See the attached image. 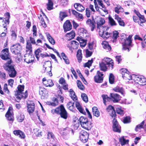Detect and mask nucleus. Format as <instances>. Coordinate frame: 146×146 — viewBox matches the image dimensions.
Returning <instances> with one entry per match:
<instances>
[{
  "label": "nucleus",
  "mask_w": 146,
  "mask_h": 146,
  "mask_svg": "<svg viewBox=\"0 0 146 146\" xmlns=\"http://www.w3.org/2000/svg\"><path fill=\"white\" fill-rule=\"evenodd\" d=\"M54 137L53 133L51 132H48L47 134V138L48 139L50 138L53 139Z\"/></svg>",
  "instance_id": "64"
},
{
  "label": "nucleus",
  "mask_w": 146,
  "mask_h": 146,
  "mask_svg": "<svg viewBox=\"0 0 146 146\" xmlns=\"http://www.w3.org/2000/svg\"><path fill=\"white\" fill-rule=\"evenodd\" d=\"M12 112V108L10 107L5 115V116L8 120L13 122L14 120V117Z\"/></svg>",
  "instance_id": "19"
},
{
  "label": "nucleus",
  "mask_w": 146,
  "mask_h": 146,
  "mask_svg": "<svg viewBox=\"0 0 146 146\" xmlns=\"http://www.w3.org/2000/svg\"><path fill=\"white\" fill-rule=\"evenodd\" d=\"M109 28L106 26L103 27L99 31V33L100 36L104 39H107L110 36L111 34L106 32Z\"/></svg>",
  "instance_id": "6"
},
{
  "label": "nucleus",
  "mask_w": 146,
  "mask_h": 146,
  "mask_svg": "<svg viewBox=\"0 0 146 146\" xmlns=\"http://www.w3.org/2000/svg\"><path fill=\"white\" fill-rule=\"evenodd\" d=\"M110 95L111 98L114 102H118L121 98L120 95L116 93H111Z\"/></svg>",
  "instance_id": "18"
},
{
  "label": "nucleus",
  "mask_w": 146,
  "mask_h": 146,
  "mask_svg": "<svg viewBox=\"0 0 146 146\" xmlns=\"http://www.w3.org/2000/svg\"><path fill=\"white\" fill-rule=\"evenodd\" d=\"M72 14L77 18L80 19H83V16L82 14H80L74 10H72Z\"/></svg>",
  "instance_id": "38"
},
{
  "label": "nucleus",
  "mask_w": 146,
  "mask_h": 146,
  "mask_svg": "<svg viewBox=\"0 0 146 146\" xmlns=\"http://www.w3.org/2000/svg\"><path fill=\"white\" fill-rule=\"evenodd\" d=\"M118 32L117 31H115L113 32V38L114 39L113 42H114V40L117 39V38L119 36Z\"/></svg>",
  "instance_id": "59"
},
{
  "label": "nucleus",
  "mask_w": 146,
  "mask_h": 146,
  "mask_svg": "<svg viewBox=\"0 0 146 146\" xmlns=\"http://www.w3.org/2000/svg\"><path fill=\"white\" fill-rule=\"evenodd\" d=\"M129 72H127V73H125V75L123 76V79L126 80H134V78L133 77H135V76H136L135 75H133L132 76L130 75L129 74Z\"/></svg>",
  "instance_id": "32"
},
{
  "label": "nucleus",
  "mask_w": 146,
  "mask_h": 146,
  "mask_svg": "<svg viewBox=\"0 0 146 146\" xmlns=\"http://www.w3.org/2000/svg\"><path fill=\"white\" fill-rule=\"evenodd\" d=\"M79 120L81 126L85 129L89 130L92 127V123L85 117H80Z\"/></svg>",
  "instance_id": "3"
},
{
  "label": "nucleus",
  "mask_w": 146,
  "mask_h": 146,
  "mask_svg": "<svg viewBox=\"0 0 146 146\" xmlns=\"http://www.w3.org/2000/svg\"><path fill=\"white\" fill-rule=\"evenodd\" d=\"M108 19L110 24L111 26H115L117 25V24L115 21L111 17H109Z\"/></svg>",
  "instance_id": "51"
},
{
  "label": "nucleus",
  "mask_w": 146,
  "mask_h": 146,
  "mask_svg": "<svg viewBox=\"0 0 146 146\" xmlns=\"http://www.w3.org/2000/svg\"><path fill=\"white\" fill-rule=\"evenodd\" d=\"M113 90L116 92H118L124 96L125 94V92L124 89L122 87L117 86L113 88Z\"/></svg>",
  "instance_id": "24"
},
{
  "label": "nucleus",
  "mask_w": 146,
  "mask_h": 146,
  "mask_svg": "<svg viewBox=\"0 0 146 146\" xmlns=\"http://www.w3.org/2000/svg\"><path fill=\"white\" fill-rule=\"evenodd\" d=\"M63 99L64 98L62 96L58 95L57 98H54L53 99V102H47V104L49 105L55 106L58 105V100L63 102Z\"/></svg>",
  "instance_id": "10"
},
{
  "label": "nucleus",
  "mask_w": 146,
  "mask_h": 146,
  "mask_svg": "<svg viewBox=\"0 0 146 146\" xmlns=\"http://www.w3.org/2000/svg\"><path fill=\"white\" fill-rule=\"evenodd\" d=\"M89 134L86 131L82 130L79 133V137L81 141L84 143L88 141Z\"/></svg>",
  "instance_id": "9"
},
{
  "label": "nucleus",
  "mask_w": 146,
  "mask_h": 146,
  "mask_svg": "<svg viewBox=\"0 0 146 146\" xmlns=\"http://www.w3.org/2000/svg\"><path fill=\"white\" fill-rule=\"evenodd\" d=\"M81 97L82 100L86 103L88 102V97L87 95L85 93H83L81 94Z\"/></svg>",
  "instance_id": "52"
},
{
  "label": "nucleus",
  "mask_w": 146,
  "mask_h": 146,
  "mask_svg": "<svg viewBox=\"0 0 146 146\" xmlns=\"http://www.w3.org/2000/svg\"><path fill=\"white\" fill-rule=\"evenodd\" d=\"M119 142L122 145H124L125 144L128 143L129 140H126L123 136L119 138Z\"/></svg>",
  "instance_id": "36"
},
{
  "label": "nucleus",
  "mask_w": 146,
  "mask_h": 146,
  "mask_svg": "<svg viewBox=\"0 0 146 146\" xmlns=\"http://www.w3.org/2000/svg\"><path fill=\"white\" fill-rule=\"evenodd\" d=\"M76 106L77 109L80 112L83 114H85L86 112L82 108L80 103L78 102H76Z\"/></svg>",
  "instance_id": "28"
},
{
  "label": "nucleus",
  "mask_w": 146,
  "mask_h": 146,
  "mask_svg": "<svg viewBox=\"0 0 146 146\" xmlns=\"http://www.w3.org/2000/svg\"><path fill=\"white\" fill-rule=\"evenodd\" d=\"M17 88L18 92H22L24 90V85H19L18 86Z\"/></svg>",
  "instance_id": "62"
},
{
  "label": "nucleus",
  "mask_w": 146,
  "mask_h": 146,
  "mask_svg": "<svg viewBox=\"0 0 146 146\" xmlns=\"http://www.w3.org/2000/svg\"><path fill=\"white\" fill-rule=\"evenodd\" d=\"M133 77L135 84H138L143 86L146 84V79L143 76H134Z\"/></svg>",
  "instance_id": "5"
},
{
  "label": "nucleus",
  "mask_w": 146,
  "mask_h": 146,
  "mask_svg": "<svg viewBox=\"0 0 146 146\" xmlns=\"http://www.w3.org/2000/svg\"><path fill=\"white\" fill-rule=\"evenodd\" d=\"M102 61L106 64L108 66V67L109 68V69L111 70L113 68L114 63L111 59L108 58H105L103 59Z\"/></svg>",
  "instance_id": "15"
},
{
  "label": "nucleus",
  "mask_w": 146,
  "mask_h": 146,
  "mask_svg": "<svg viewBox=\"0 0 146 146\" xmlns=\"http://www.w3.org/2000/svg\"><path fill=\"white\" fill-rule=\"evenodd\" d=\"M35 134L37 136H41L42 135L41 134V132L40 130L38 129H35L34 130Z\"/></svg>",
  "instance_id": "57"
},
{
  "label": "nucleus",
  "mask_w": 146,
  "mask_h": 146,
  "mask_svg": "<svg viewBox=\"0 0 146 146\" xmlns=\"http://www.w3.org/2000/svg\"><path fill=\"white\" fill-rule=\"evenodd\" d=\"M93 62V59H92L91 60H89L88 62L84 64V67H88L89 68L90 66H91Z\"/></svg>",
  "instance_id": "53"
},
{
  "label": "nucleus",
  "mask_w": 146,
  "mask_h": 146,
  "mask_svg": "<svg viewBox=\"0 0 146 146\" xmlns=\"http://www.w3.org/2000/svg\"><path fill=\"white\" fill-rule=\"evenodd\" d=\"M94 22L96 23L97 27L98 29H100V26L103 25L105 23V21L104 19L100 17H97L94 20Z\"/></svg>",
  "instance_id": "12"
},
{
  "label": "nucleus",
  "mask_w": 146,
  "mask_h": 146,
  "mask_svg": "<svg viewBox=\"0 0 146 146\" xmlns=\"http://www.w3.org/2000/svg\"><path fill=\"white\" fill-rule=\"evenodd\" d=\"M47 36L48 40L50 43L52 45L54 44L55 42L51 36L50 34H47Z\"/></svg>",
  "instance_id": "45"
},
{
  "label": "nucleus",
  "mask_w": 146,
  "mask_h": 146,
  "mask_svg": "<svg viewBox=\"0 0 146 146\" xmlns=\"http://www.w3.org/2000/svg\"><path fill=\"white\" fill-rule=\"evenodd\" d=\"M100 69L103 71H105L107 69L108 66L102 61L101 63L100 64Z\"/></svg>",
  "instance_id": "40"
},
{
  "label": "nucleus",
  "mask_w": 146,
  "mask_h": 146,
  "mask_svg": "<svg viewBox=\"0 0 146 146\" xmlns=\"http://www.w3.org/2000/svg\"><path fill=\"white\" fill-rule=\"evenodd\" d=\"M39 19L41 21V24L43 26V27L45 28L46 27V23L44 22V20L42 17V16L40 15V17H38Z\"/></svg>",
  "instance_id": "58"
},
{
  "label": "nucleus",
  "mask_w": 146,
  "mask_h": 146,
  "mask_svg": "<svg viewBox=\"0 0 146 146\" xmlns=\"http://www.w3.org/2000/svg\"><path fill=\"white\" fill-rule=\"evenodd\" d=\"M22 50V46L19 44H13L11 47L12 52L15 55H20V52Z\"/></svg>",
  "instance_id": "8"
},
{
  "label": "nucleus",
  "mask_w": 146,
  "mask_h": 146,
  "mask_svg": "<svg viewBox=\"0 0 146 146\" xmlns=\"http://www.w3.org/2000/svg\"><path fill=\"white\" fill-rule=\"evenodd\" d=\"M43 84L46 87H51L54 85V83L51 79H49L46 81H44Z\"/></svg>",
  "instance_id": "35"
},
{
  "label": "nucleus",
  "mask_w": 146,
  "mask_h": 146,
  "mask_svg": "<svg viewBox=\"0 0 146 146\" xmlns=\"http://www.w3.org/2000/svg\"><path fill=\"white\" fill-rule=\"evenodd\" d=\"M102 97L103 99L104 103L105 105H106V102L109 101L110 100V98L107 95H102Z\"/></svg>",
  "instance_id": "48"
},
{
  "label": "nucleus",
  "mask_w": 146,
  "mask_h": 146,
  "mask_svg": "<svg viewBox=\"0 0 146 146\" xmlns=\"http://www.w3.org/2000/svg\"><path fill=\"white\" fill-rule=\"evenodd\" d=\"M53 3L52 1H48V2L47 4V9L48 10H50L53 9Z\"/></svg>",
  "instance_id": "46"
},
{
  "label": "nucleus",
  "mask_w": 146,
  "mask_h": 146,
  "mask_svg": "<svg viewBox=\"0 0 146 146\" xmlns=\"http://www.w3.org/2000/svg\"><path fill=\"white\" fill-rule=\"evenodd\" d=\"M113 130L115 132H117L120 133V132L121 127L120 125L115 119V118H113Z\"/></svg>",
  "instance_id": "13"
},
{
  "label": "nucleus",
  "mask_w": 146,
  "mask_h": 146,
  "mask_svg": "<svg viewBox=\"0 0 146 146\" xmlns=\"http://www.w3.org/2000/svg\"><path fill=\"white\" fill-rule=\"evenodd\" d=\"M114 18L116 20L119 25L120 26L124 27L125 26V23L121 19V18L119 17L118 15L115 14Z\"/></svg>",
  "instance_id": "26"
},
{
  "label": "nucleus",
  "mask_w": 146,
  "mask_h": 146,
  "mask_svg": "<svg viewBox=\"0 0 146 146\" xmlns=\"http://www.w3.org/2000/svg\"><path fill=\"white\" fill-rule=\"evenodd\" d=\"M26 51L27 53H31L32 51V45L30 42L27 41L26 46Z\"/></svg>",
  "instance_id": "25"
},
{
  "label": "nucleus",
  "mask_w": 146,
  "mask_h": 146,
  "mask_svg": "<svg viewBox=\"0 0 146 146\" xmlns=\"http://www.w3.org/2000/svg\"><path fill=\"white\" fill-rule=\"evenodd\" d=\"M39 92L40 94L44 96H48V92L44 88H40Z\"/></svg>",
  "instance_id": "33"
},
{
  "label": "nucleus",
  "mask_w": 146,
  "mask_h": 146,
  "mask_svg": "<svg viewBox=\"0 0 146 146\" xmlns=\"http://www.w3.org/2000/svg\"><path fill=\"white\" fill-rule=\"evenodd\" d=\"M115 11L117 14H119L120 12H124V10L119 5H117L114 8Z\"/></svg>",
  "instance_id": "29"
},
{
  "label": "nucleus",
  "mask_w": 146,
  "mask_h": 146,
  "mask_svg": "<svg viewBox=\"0 0 146 146\" xmlns=\"http://www.w3.org/2000/svg\"><path fill=\"white\" fill-rule=\"evenodd\" d=\"M69 92L70 93V95L71 98L74 101L77 100V98L73 90L71 89L69 90Z\"/></svg>",
  "instance_id": "31"
},
{
  "label": "nucleus",
  "mask_w": 146,
  "mask_h": 146,
  "mask_svg": "<svg viewBox=\"0 0 146 146\" xmlns=\"http://www.w3.org/2000/svg\"><path fill=\"white\" fill-rule=\"evenodd\" d=\"M130 121V118L129 116L125 117L123 120V122L125 123H129Z\"/></svg>",
  "instance_id": "61"
},
{
  "label": "nucleus",
  "mask_w": 146,
  "mask_h": 146,
  "mask_svg": "<svg viewBox=\"0 0 146 146\" xmlns=\"http://www.w3.org/2000/svg\"><path fill=\"white\" fill-rule=\"evenodd\" d=\"M63 27L65 32L66 33L72 29V25L69 21L67 20L64 23Z\"/></svg>",
  "instance_id": "20"
},
{
  "label": "nucleus",
  "mask_w": 146,
  "mask_h": 146,
  "mask_svg": "<svg viewBox=\"0 0 146 146\" xmlns=\"http://www.w3.org/2000/svg\"><path fill=\"white\" fill-rule=\"evenodd\" d=\"M92 110L93 115L97 117H99L100 113L97 108L96 107H94L92 108Z\"/></svg>",
  "instance_id": "37"
},
{
  "label": "nucleus",
  "mask_w": 146,
  "mask_h": 146,
  "mask_svg": "<svg viewBox=\"0 0 146 146\" xmlns=\"http://www.w3.org/2000/svg\"><path fill=\"white\" fill-rule=\"evenodd\" d=\"M79 32L81 33V34L79 35L82 36H81V37L82 36L84 37L85 36L84 35L86 34V33H87V31L86 30H84L83 28H81L78 30V32Z\"/></svg>",
  "instance_id": "55"
},
{
  "label": "nucleus",
  "mask_w": 146,
  "mask_h": 146,
  "mask_svg": "<svg viewBox=\"0 0 146 146\" xmlns=\"http://www.w3.org/2000/svg\"><path fill=\"white\" fill-rule=\"evenodd\" d=\"M74 7L76 10L82 12L85 9L84 7L83 6L79 3L74 4Z\"/></svg>",
  "instance_id": "30"
},
{
  "label": "nucleus",
  "mask_w": 146,
  "mask_h": 146,
  "mask_svg": "<svg viewBox=\"0 0 146 146\" xmlns=\"http://www.w3.org/2000/svg\"><path fill=\"white\" fill-rule=\"evenodd\" d=\"M35 105V104L33 102H31L30 104H27L28 111L30 114L32 113L34 111Z\"/></svg>",
  "instance_id": "22"
},
{
  "label": "nucleus",
  "mask_w": 146,
  "mask_h": 146,
  "mask_svg": "<svg viewBox=\"0 0 146 146\" xmlns=\"http://www.w3.org/2000/svg\"><path fill=\"white\" fill-rule=\"evenodd\" d=\"M25 116L23 113L20 114L17 116V120L18 121L21 122L24 120Z\"/></svg>",
  "instance_id": "43"
},
{
  "label": "nucleus",
  "mask_w": 146,
  "mask_h": 146,
  "mask_svg": "<svg viewBox=\"0 0 146 146\" xmlns=\"http://www.w3.org/2000/svg\"><path fill=\"white\" fill-rule=\"evenodd\" d=\"M139 18L141 23H144L145 22V19L143 16L141 15L139 17Z\"/></svg>",
  "instance_id": "63"
},
{
  "label": "nucleus",
  "mask_w": 146,
  "mask_h": 146,
  "mask_svg": "<svg viewBox=\"0 0 146 146\" xmlns=\"http://www.w3.org/2000/svg\"><path fill=\"white\" fill-rule=\"evenodd\" d=\"M95 8L98 11H99V8L102 9L105 13H108L105 6L103 4L102 1H94Z\"/></svg>",
  "instance_id": "7"
},
{
  "label": "nucleus",
  "mask_w": 146,
  "mask_h": 146,
  "mask_svg": "<svg viewBox=\"0 0 146 146\" xmlns=\"http://www.w3.org/2000/svg\"><path fill=\"white\" fill-rule=\"evenodd\" d=\"M107 111L109 112L110 116L112 118H115L116 116L114 107L111 105L109 106L107 108Z\"/></svg>",
  "instance_id": "17"
},
{
  "label": "nucleus",
  "mask_w": 146,
  "mask_h": 146,
  "mask_svg": "<svg viewBox=\"0 0 146 146\" xmlns=\"http://www.w3.org/2000/svg\"><path fill=\"white\" fill-rule=\"evenodd\" d=\"M144 123V121H143L141 122L140 124L137 125L135 129V130L136 131H138V129H141L142 128H144L143 127V125Z\"/></svg>",
  "instance_id": "50"
},
{
  "label": "nucleus",
  "mask_w": 146,
  "mask_h": 146,
  "mask_svg": "<svg viewBox=\"0 0 146 146\" xmlns=\"http://www.w3.org/2000/svg\"><path fill=\"white\" fill-rule=\"evenodd\" d=\"M13 133L15 135L19 136V137L24 139L25 136L24 132L20 130H15L13 131Z\"/></svg>",
  "instance_id": "23"
},
{
  "label": "nucleus",
  "mask_w": 146,
  "mask_h": 146,
  "mask_svg": "<svg viewBox=\"0 0 146 146\" xmlns=\"http://www.w3.org/2000/svg\"><path fill=\"white\" fill-rule=\"evenodd\" d=\"M109 81L110 84H113L114 82V77L113 74H110L109 77Z\"/></svg>",
  "instance_id": "49"
},
{
  "label": "nucleus",
  "mask_w": 146,
  "mask_h": 146,
  "mask_svg": "<svg viewBox=\"0 0 146 146\" xmlns=\"http://www.w3.org/2000/svg\"><path fill=\"white\" fill-rule=\"evenodd\" d=\"M31 53L26 54L24 56V61L27 63L32 62L34 61V56Z\"/></svg>",
  "instance_id": "16"
},
{
  "label": "nucleus",
  "mask_w": 146,
  "mask_h": 146,
  "mask_svg": "<svg viewBox=\"0 0 146 146\" xmlns=\"http://www.w3.org/2000/svg\"><path fill=\"white\" fill-rule=\"evenodd\" d=\"M51 113L53 114L56 113L59 114L61 117L66 119L68 117V113L62 105L56 108L55 109L51 110Z\"/></svg>",
  "instance_id": "1"
},
{
  "label": "nucleus",
  "mask_w": 146,
  "mask_h": 146,
  "mask_svg": "<svg viewBox=\"0 0 146 146\" xmlns=\"http://www.w3.org/2000/svg\"><path fill=\"white\" fill-rule=\"evenodd\" d=\"M86 23L87 25H89V26L91 27V31H93L96 27V25L93 22L91 19H88L86 21Z\"/></svg>",
  "instance_id": "27"
},
{
  "label": "nucleus",
  "mask_w": 146,
  "mask_h": 146,
  "mask_svg": "<svg viewBox=\"0 0 146 146\" xmlns=\"http://www.w3.org/2000/svg\"><path fill=\"white\" fill-rule=\"evenodd\" d=\"M82 54L81 50H79L77 52L76 56L78 61L79 62H80L81 61L82 58Z\"/></svg>",
  "instance_id": "42"
},
{
  "label": "nucleus",
  "mask_w": 146,
  "mask_h": 146,
  "mask_svg": "<svg viewBox=\"0 0 146 146\" xmlns=\"http://www.w3.org/2000/svg\"><path fill=\"white\" fill-rule=\"evenodd\" d=\"M103 74L100 72L99 71H98L96 75L94 77V81L95 82L98 83H102L103 80L102 76Z\"/></svg>",
  "instance_id": "14"
},
{
  "label": "nucleus",
  "mask_w": 146,
  "mask_h": 146,
  "mask_svg": "<svg viewBox=\"0 0 146 146\" xmlns=\"http://www.w3.org/2000/svg\"><path fill=\"white\" fill-rule=\"evenodd\" d=\"M120 72L122 75V77L125 75V73H127V72H129V71L127 69L124 68H122L120 70Z\"/></svg>",
  "instance_id": "60"
},
{
  "label": "nucleus",
  "mask_w": 146,
  "mask_h": 146,
  "mask_svg": "<svg viewBox=\"0 0 146 146\" xmlns=\"http://www.w3.org/2000/svg\"><path fill=\"white\" fill-rule=\"evenodd\" d=\"M131 37V36L129 35L126 39H124V43L123 44V50L127 52L129 51L130 48L132 46Z\"/></svg>",
  "instance_id": "4"
},
{
  "label": "nucleus",
  "mask_w": 146,
  "mask_h": 146,
  "mask_svg": "<svg viewBox=\"0 0 146 146\" xmlns=\"http://www.w3.org/2000/svg\"><path fill=\"white\" fill-rule=\"evenodd\" d=\"M61 55L63 59L64 60L66 63L67 64H69V60L68 57H67L66 56L65 54L63 52H62L61 53Z\"/></svg>",
  "instance_id": "44"
},
{
  "label": "nucleus",
  "mask_w": 146,
  "mask_h": 146,
  "mask_svg": "<svg viewBox=\"0 0 146 146\" xmlns=\"http://www.w3.org/2000/svg\"><path fill=\"white\" fill-rule=\"evenodd\" d=\"M103 46L104 48L107 50V51H109L111 50V47L107 42L104 41L103 42Z\"/></svg>",
  "instance_id": "34"
},
{
  "label": "nucleus",
  "mask_w": 146,
  "mask_h": 146,
  "mask_svg": "<svg viewBox=\"0 0 146 146\" xmlns=\"http://www.w3.org/2000/svg\"><path fill=\"white\" fill-rule=\"evenodd\" d=\"M116 111L117 114L121 115H122L124 113L123 111L121 109L120 107L116 108Z\"/></svg>",
  "instance_id": "54"
},
{
  "label": "nucleus",
  "mask_w": 146,
  "mask_h": 146,
  "mask_svg": "<svg viewBox=\"0 0 146 146\" xmlns=\"http://www.w3.org/2000/svg\"><path fill=\"white\" fill-rule=\"evenodd\" d=\"M72 47L73 48H77L78 47L79 43L75 40H72L70 42Z\"/></svg>",
  "instance_id": "39"
},
{
  "label": "nucleus",
  "mask_w": 146,
  "mask_h": 146,
  "mask_svg": "<svg viewBox=\"0 0 146 146\" xmlns=\"http://www.w3.org/2000/svg\"><path fill=\"white\" fill-rule=\"evenodd\" d=\"M12 61L8 60L4 65L5 69L8 71L9 76L12 78L14 77L16 75L17 72L13 66L11 65Z\"/></svg>",
  "instance_id": "2"
},
{
  "label": "nucleus",
  "mask_w": 146,
  "mask_h": 146,
  "mask_svg": "<svg viewBox=\"0 0 146 146\" xmlns=\"http://www.w3.org/2000/svg\"><path fill=\"white\" fill-rule=\"evenodd\" d=\"M59 15L61 21H62L64 18L68 16L66 12L65 11H60V13Z\"/></svg>",
  "instance_id": "41"
},
{
  "label": "nucleus",
  "mask_w": 146,
  "mask_h": 146,
  "mask_svg": "<svg viewBox=\"0 0 146 146\" xmlns=\"http://www.w3.org/2000/svg\"><path fill=\"white\" fill-rule=\"evenodd\" d=\"M28 96L27 91H26L25 93L18 92L17 94L16 95V98L19 100H21L22 98H26Z\"/></svg>",
  "instance_id": "21"
},
{
  "label": "nucleus",
  "mask_w": 146,
  "mask_h": 146,
  "mask_svg": "<svg viewBox=\"0 0 146 146\" xmlns=\"http://www.w3.org/2000/svg\"><path fill=\"white\" fill-rule=\"evenodd\" d=\"M41 51L39 48H38L35 50V57L38 60H39V58L40 56V53L41 52Z\"/></svg>",
  "instance_id": "47"
},
{
  "label": "nucleus",
  "mask_w": 146,
  "mask_h": 146,
  "mask_svg": "<svg viewBox=\"0 0 146 146\" xmlns=\"http://www.w3.org/2000/svg\"><path fill=\"white\" fill-rule=\"evenodd\" d=\"M1 58L3 60H6L10 58V56L8 48H5L3 50L0 54Z\"/></svg>",
  "instance_id": "11"
},
{
  "label": "nucleus",
  "mask_w": 146,
  "mask_h": 146,
  "mask_svg": "<svg viewBox=\"0 0 146 146\" xmlns=\"http://www.w3.org/2000/svg\"><path fill=\"white\" fill-rule=\"evenodd\" d=\"M77 83L78 87L81 90H83L84 87L81 81L79 80H77Z\"/></svg>",
  "instance_id": "56"
}]
</instances>
